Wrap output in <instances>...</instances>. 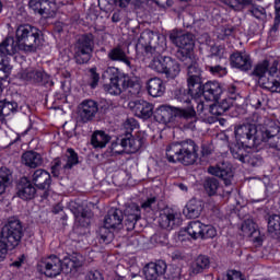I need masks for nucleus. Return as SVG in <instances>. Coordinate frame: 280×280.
<instances>
[{"label":"nucleus","mask_w":280,"mask_h":280,"mask_svg":"<svg viewBox=\"0 0 280 280\" xmlns=\"http://www.w3.org/2000/svg\"><path fill=\"white\" fill-rule=\"evenodd\" d=\"M138 47L144 49L145 54L154 56L149 65L150 69L156 71V73H165L167 67L165 62L170 60V57L161 56L163 47L159 46V34L153 31H144L138 39Z\"/></svg>","instance_id":"nucleus-1"},{"label":"nucleus","mask_w":280,"mask_h":280,"mask_svg":"<svg viewBox=\"0 0 280 280\" xmlns=\"http://www.w3.org/2000/svg\"><path fill=\"white\" fill-rule=\"evenodd\" d=\"M166 159L168 163L194 165L198 161V144L191 139L173 142L166 147Z\"/></svg>","instance_id":"nucleus-2"},{"label":"nucleus","mask_w":280,"mask_h":280,"mask_svg":"<svg viewBox=\"0 0 280 280\" xmlns=\"http://www.w3.org/2000/svg\"><path fill=\"white\" fill-rule=\"evenodd\" d=\"M23 238V225L20 220L13 219L0 232V259H5L8 249L16 248Z\"/></svg>","instance_id":"nucleus-3"},{"label":"nucleus","mask_w":280,"mask_h":280,"mask_svg":"<svg viewBox=\"0 0 280 280\" xmlns=\"http://www.w3.org/2000/svg\"><path fill=\"white\" fill-rule=\"evenodd\" d=\"M170 40L175 47H178L175 54L177 60H180L184 65H191L194 62V47L196 45L194 34L172 31Z\"/></svg>","instance_id":"nucleus-4"},{"label":"nucleus","mask_w":280,"mask_h":280,"mask_svg":"<svg viewBox=\"0 0 280 280\" xmlns=\"http://www.w3.org/2000/svg\"><path fill=\"white\" fill-rule=\"evenodd\" d=\"M277 65L273 63L270 67V62L264 60L254 67L252 75L257 78L258 84H260L262 89L270 91V93H280V81L275 79V73H277Z\"/></svg>","instance_id":"nucleus-5"},{"label":"nucleus","mask_w":280,"mask_h":280,"mask_svg":"<svg viewBox=\"0 0 280 280\" xmlns=\"http://www.w3.org/2000/svg\"><path fill=\"white\" fill-rule=\"evenodd\" d=\"M15 40L21 51H36L40 47V30L30 24H19L15 28Z\"/></svg>","instance_id":"nucleus-6"},{"label":"nucleus","mask_w":280,"mask_h":280,"mask_svg":"<svg viewBox=\"0 0 280 280\" xmlns=\"http://www.w3.org/2000/svg\"><path fill=\"white\" fill-rule=\"evenodd\" d=\"M21 51V44L19 40H14V37H7L0 44V80H5L12 71V65H10V57Z\"/></svg>","instance_id":"nucleus-7"},{"label":"nucleus","mask_w":280,"mask_h":280,"mask_svg":"<svg viewBox=\"0 0 280 280\" xmlns=\"http://www.w3.org/2000/svg\"><path fill=\"white\" fill-rule=\"evenodd\" d=\"M180 117L182 119H194L196 117V109L189 105L186 108L172 107L170 105H162L154 112V119L159 124H170L172 116Z\"/></svg>","instance_id":"nucleus-8"},{"label":"nucleus","mask_w":280,"mask_h":280,"mask_svg":"<svg viewBox=\"0 0 280 280\" xmlns=\"http://www.w3.org/2000/svg\"><path fill=\"white\" fill-rule=\"evenodd\" d=\"M93 47L95 42L93 35H82L74 46V60L78 65H86L93 55Z\"/></svg>","instance_id":"nucleus-9"},{"label":"nucleus","mask_w":280,"mask_h":280,"mask_svg":"<svg viewBox=\"0 0 280 280\" xmlns=\"http://www.w3.org/2000/svg\"><path fill=\"white\" fill-rule=\"evenodd\" d=\"M38 270L45 277L54 279L62 272V260L56 255L47 256L39 261Z\"/></svg>","instance_id":"nucleus-10"},{"label":"nucleus","mask_w":280,"mask_h":280,"mask_svg":"<svg viewBox=\"0 0 280 280\" xmlns=\"http://www.w3.org/2000/svg\"><path fill=\"white\" fill-rule=\"evenodd\" d=\"M132 86L136 88V91L132 92V90H129V93L137 95L141 91V85L132 84V81L129 78L112 80L109 83L104 84L103 89L105 93H108L109 95H121L126 89H132Z\"/></svg>","instance_id":"nucleus-11"},{"label":"nucleus","mask_w":280,"mask_h":280,"mask_svg":"<svg viewBox=\"0 0 280 280\" xmlns=\"http://www.w3.org/2000/svg\"><path fill=\"white\" fill-rule=\"evenodd\" d=\"M98 110L100 105L97 104V102L93 100H84L78 106V121H80L81 124H89V121H93Z\"/></svg>","instance_id":"nucleus-12"},{"label":"nucleus","mask_w":280,"mask_h":280,"mask_svg":"<svg viewBox=\"0 0 280 280\" xmlns=\"http://www.w3.org/2000/svg\"><path fill=\"white\" fill-rule=\"evenodd\" d=\"M18 77L21 80H24V82H30L31 84H47L49 82V75L43 71L40 68H35V67H28L25 69H22L19 73Z\"/></svg>","instance_id":"nucleus-13"},{"label":"nucleus","mask_w":280,"mask_h":280,"mask_svg":"<svg viewBox=\"0 0 280 280\" xmlns=\"http://www.w3.org/2000/svg\"><path fill=\"white\" fill-rule=\"evenodd\" d=\"M70 210L74 215L75 224L83 228L91 225V220H93V211H91V209L72 201L70 203Z\"/></svg>","instance_id":"nucleus-14"},{"label":"nucleus","mask_w":280,"mask_h":280,"mask_svg":"<svg viewBox=\"0 0 280 280\" xmlns=\"http://www.w3.org/2000/svg\"><path fill=\"white\" fill-rule=\"evenodd\" d=\"M201 93L207 102H218L224 93V85L218 81H208L202 84Z\"/></svg>","instance_id":"nucleus-15"},{"label":"nucleus","mask_w":280,"mask_h":280,"mask_svg":"<svg viewBox=\"0 0 280 280\" xmlns=\"http://www.w3.org/2000/svg\"><path fill=\"white\" fill-rule=\"evenodd\" d=\"M28 5L34 12H38L46 19H51L56 15V3L50 0H30Z\"/></svg>","instance_id":"nucleus-16"},{"label":"nucleus","mask_w":280,"mask_h":280,"mask_svg":"<svg viewBox=\"0 0 280 280\" xmlns=\"http://www.w3.org/2000/svg\"><path fill=\"white\" fill-rule=\"evenodd\" d=\"M208 173L223 179L226 187H229L233 180V168L231 167V164L225 162H220L215 166H210Z\"/></svg>","instance_id":"nucleus-17"},{"label":"nucleus","mask_w":280,"mask_h":280,"mask_svg":"<svg viewBox=\"0 0 280 280\" xmlns=\"http://www.w3.org/2000/svg\"><path fill=\"white\" fill-rule=\"evenodd\" d=\"M143 272L147 280H160L167 272V264L163 260L149 262L144 266Z\"/></svg>","instance_id":"nucleus-18"},{"label":"nucleus","mask_w":280,"mask_h":280,"mask_svg":"<svg viewBox=\"0 0 280 280\" xmlns=\"http://www.w3.org/2000/svg\"><path fill=\"white\" fill-rule=\"evenodd\" d=\"M139 220H141V208L137 203L129 205L125 209V226H127V231H133Z\"/></svg>","instance_id":"nucleus-19"},{"label":"nucleus","mask_w":280,"mask_h":280,"mask_svg":"<svg viewBox=\"0 0 280 280\" xmlns=\"http://www.w3.org/2000/svg\"><path fill=\"white\" fill-rule=\"evenodd\" d=\"M83 258L80 254H72L70 256H66L61 261L62 271L66 275H71L78 272V268H82Z\"/></svg>","instance_id":"nucleus-20"},{"label":"nucleus","mask_w":280,"mask_h":280,"mask_svg":"<svg viewBox=\"0 0 280 280\" xmlns=\"http://www.w3.org/2000/svg\"><path fill=\"white\" fill-rule=\"evenodd\" d=\"M230 60L232 67L241 71H250L253 69V60H250V56L247 54L234 52Z\"/></svg>","instance_id":"nucleus-21"},{"label":"nucleus","mask_w":280,"mask_h":280,"mask_svg":"<svg viewBox=\"0 0 280 280\" xmlns=\"http://www.w3.org/2000/svg\"><path fill=\"white\" fill-rule=\"evenodd\" d=\"M32 183L37 189H47L51 185V175L43 168L36 170L32 175Z\"/></svg>","instance_id":"nucleus-22"},{"label":"nucleus","mask_w":280,"mask_h":280,"mask_svg":"<svg viewBox=\"0 0 280 280\" xmlns=\"http://www.w3.org/2000/svg\"><path fill=\"white\" fill-rule=\"evenodd\" d=\"M18 196L22 200H33L36 196V187L27 177H23L19 185Z\"/></svg>","instance_id":"nucleus-23"},{"label":"nucleus","mask_w":280,"mask_h":280,"mask_svg":"<svg viewBox=\"0 0 280 280\" xmlns=\"http://www.w3.org/2000/svg\"><path fill=\"white\" fill-rule=\"evenodd\" d=\"M178 212L174 209L166 208L161 211L159 217V224L162 229H174Z\"/></svg>","instance_id":"nucleus-24"},{"label":"nucleus","mask_w":280,"mask_h":280,"mask_svg":"<svg viewBox=\"0 0 280 280\" xmlns=\"http://www.w3.org/2000/svg\"><path fill=\"white\" fill-rule=\"evenodd\" d=\"M124 222V212L117 208H110L105 215L104 224L110 229H117L121 226Z\"/></svg>","instance_id":"nucleus-25"},{"label":"nucleus","mask_w":280,"mask_h":280,"mask_svg":"<svg viewBox=\"0 0 280 280\" xmlns=\"http://www.w3.org/2000/svg\"><path fill=\"white\" fill-rule=\"evenodd\" d=\"M203 209L205 202H202V200L192 198L187 202L184 209V215H186L189 220L200 218V213H202Z\"/></svg>","instance_id":"nucleus-26"},{"label":"nucleus","mask_w":280,"mask_h":280,"mask_svg":"<svg viewBox=\"0 0 280 280\" xmlns=\"http://www.w3.org/2000/svg\"><path fill=\"white\" fill-rule=\"evenodd\" d=\"M211 266V260L206 255H199L195 261L190 265L189 276L196 277V275L202 273L203 270H208Z\"/></svg>","instance_id":"nucleus-27"},{"label":"nucleus","mask_w":280,"mask_h":280,"mask_svg":"<svg viewBox=\"0 0 280 280\" xmlns=\"http://www.w3.org/2000/svg\"><path fill=\"white\" fill-rule=\"evenodd\" d=\"M241 231L245 237H252L253 242L261 244V237L259 236V231L257 230V224L253 219H247L243 222Z\"/></svg>","instance_id":"nucleus-28"},{"label":"nucleus","mask_w":280,"mask_h":280,"mask_svg":"<svg viewBox=\"0 0 280 280\" xmlns=\"http://www.w3.org/2000/svg\"><path fill=\"white\" fill-rule=\"evenodd\" d=\"M133 112L136 117H140V119H150L154 115V105L148 103V101H138L135 104Z\"/></svg>","instance_id":"nucleus-29"},{"label":"nucleus","mask_w":280,"mask_h":280,"mask_svg":"<svg viewBox=\"0 0 280 280\" xmlns=\"http://www.w3.org/2000/svg\"><path fill=\"white\" fill-rule=\"evenodd\" d=\"M108 60L112 62H124L129 69L132 67L130 58L126 54V50L121 46H116L107 52Z\"/></svg>","instance_id":"nucleus-30"},{"label":"nucleus","mask_w":280,"mask_h":280,"mask_svg":"<svg viewBox=\"0 0 280 280\" xmlns=\"http://www.w3.org/2000/svg\"><path fill=\"white\" fill-rule=\"evenodd\" d=\"M22 163L26 165V167L36 170V167H40L44 163L43 155L36 151H26L22 155Z\"/></svg>","instance_id":"nucleus-31"},{"label":"nucleus","mask_w":280,"mask_h":280,"mask_svg":"<svg viewBox=\"0 0 280 280\" xmlns=\"http://www.w3.org/2000/svg\"><path fill=\"white\" fill-rule=\"evenodd\" d=\"M147 90L151 97H161L165 93V83L160 78H152L147 83Z\"/></svg>","instance_id":"nucleus-32"},{"label":"nucleus","mask_w":280,"mask_h":280,"mask_svg":"<svg viewBox=\"0 0 280 280\" xmlns=\"http://www.w3.org/2000/svg\"><path fill=\"white\" fill-rule=\"evenodd\" d=\"M16 113H19V103L8 100L0 101V117H10Z\"/></svg>","instance_id":"nucleus-33"},{"label":"nucleus","mask_w":280,"mask_h":280,"mask_svg":"<svg viewBox=\"0 0 280 280\" xmlns=\"http://www.w3.org/2000/svg\"><path fill=\"white\" fill-rule=\"evenodd\" d=\"M248 14L259 21L260 23H266V20L268 19V12L266 11V8L262 5L256 4L253 2V4H248Z\"/></svg>","instance_id":"nucleus-34"},{"label":"nucleus","mask_w":280,"mask_h":280,"mask_svg":"<svg viewBox=\"0 0 280 280\" xmlns=\"http://www.w3.org/2000/svg\"><path fill=\"white\" fill-rule=\"evenodd\" d=\"M166 68L164 70V74L166 78H170L171 80H174V78H178L180 74V63L176 61V59H173L172 57H168L167 62H165Z\"/></svg>","instance_id":"nucleus-35"},{"label":"nucleus","mask_w":280,"mask_h":280,"mask_svg":"<svg viewBox=\"0 0 280 280\" xmlns=\"http://www.w3.org/2000/svg\"><path fill=\"white\" fill-rule=\"evenodd\" d=\"M108 141H110V137L104 131H95L91 138L93 148H106Z\"/></svg>","instance_id":"nucleus-36"},{"label":"nucleus","mask_w":280,"mask_h":280,"mask_svg":"<svg viewBox=\"0 0 280 280\" xmlns=\"http://www.w3.org/2000/svg\"><path fill=\"white\" fill-rule=\"evenodd\" d=\"M197 114L203 121H213L211 116V104H209V102L200 101L197 104Z\"/></svg>","instance_id":"nucleus-37"},{"label":"nucleus","mask_w":280,"mask_h":280,"mask_svg":"<svg viewBox=\"0 0 280 280\" xmlns=\"http://www.w3.org/2000/svg\"><path fill=\"white\" fill-rule=\"evenodd\" d=\"M125 145L127 148V154H135L141 150V145H143V140L141 138H125Z\"/></svg>","instance_id":"nucleus-38"},{"label":"nucleus","mask_w":280,"mask_h":280,"mask_svg":"<svg viewBox=\"0 0 280 280\" xmlns=\"http://www.w3.org/2000/svg\"><path fill=\"white\" fill-rule=\"evenodd\" d=\"M268 232L273 237H280V215L271 214L268 218Z\"/></svg>","instance_id":"nucleus-39"},{"label":"nucleus","mask_w":280,"mask_h":280,"mask_svg":"<svg viewBox=\"0 0 280 280\" xmlns=\"http://www.w3.org/2000/svg\"><path fill=\"white\" fill-rule=\"evenodd\" d=\"M220 188V182L214 177H208L203 182V189L208 196H215Z\"/></svg>","instance_id":"nucleus-40"},{"label":"nucleus","mask_w":280,"mask_h":280,"mask_svg":"<svg viewBox=\"0 0 280 280\" xmlns=\"http://www.w3.org/2000/svg\"><path fill=\"white\" fill-rule=\"evenodd\" d=\"M63 170H71L74 165H78V153L73 149H67L66 158L63 159Z\"/></svg>","instance_id":"nucleus-41"},{"label":"nucleus","mask_w":280,"mask_h":280,"mask_svg":"<svg viewBox=\"0 0 280 280\" xmlns=\"http://www.w3.org/2000/svg\"><path fill=\"white\" fill-rule=\"evenodd\" d=\"M202 222L191 221L187 226V233L192 240H198L202 235Z\"/></svg>","instance_id":"nucleus-42"},{"label":"nucleus","mask_w":280,"mask_h":280,"mask_svg":"<svg viewBox=\"0 0 280 280\" xmlns=\"http://www.w3.org/2000/svg\"><path fill=\"white\" fill-rule=\"evenodd\" d=\"M104 79H107L110 81L113 80H125L128 79V77L121 75V72H119L118 68L115 67H108L102 74Z\"/></svg>","instance_id":"nucleus-43"},{"label":"nucleus","mask_w":280,"mask_h":280,"mask_svg":"<svg viewBox=\"0 0 280 280\" xmlns=\"http://www.w3.org/2000/svg\"><path fill=\"white\" fill-rule=\"evenodd\" d=\"M194 92L188 90H179L175 92V100L180 102L182 104H191V100L194 97Z\"/></svg>","instance_id":"nucleus-44"},{"label":"nucleus","mask_w":280,"mask_h":280,"mask_svg":"<svg viewBox=\"0 0 280 280\" xmlns=\"http://www.w3.org/2000/svg\"><path fill=\"white\" fill-rule=\"evenodd\" d=\"M186 67H188V78H202V70L196 63V57L192 56V62L190 63H184Z\"/></svg>","instance_id":"nucleus-45"},{"label":"nucleus","mask_w":280,"mask_h":280,"mask_svg":"<svg viewBox=\"0 0 280 280\" xmlns=\"http://www.w3.org/2000/svg\"><path fill=\"white\" fill-rule=\"evenodd\" d=\"M110 229L104 224V226L98 229V237L103 242V244H110L113 242V232Z\"/></svg>","instance_id":"nucleus-46"},{"label":"nucleus","mask_w":280,"mask_h":280,"mask_svg":"<svg viewBox=\"0 0 280 280\" xmlns=\"http://www.w3.org/2000/svg\"><path fill=\"white\" fill-rule=\"evenodd\" d=\"M232 156L234 159H237L241 161V163H246V158L248 156L246 154V149L240 144H235L233 148H231Z\"/></svg>","instance_id":"nucleus-47"},{"label":"nucleus","mask_w":280,"mask_h":280,"mask_svg":"<svg viewBox=\"0 0 280 280\" xmlns=\"http://www.w3.org/2000/svg\"><path fill=\"white\" fill-rule=\"evenodd\" d=\"M206 69L215 78H224V75L229 73V71L226 70V67H222L220 65H214V66L208 65Z\"/></svg>","instance_id":"nucleus-48"},{"label":"nucleus","mask_w":280,"mask_h":280,"mask_svg":"<svg viewBox=\"0 0 280 280\" xmlns=\"http://www.w3.org/2000/svg\"><path fill=\"white\" fill-rule=\"evenodd\" d=\"M187 85L190 93L196 94V86L202 91V78L200 77H188Z\"/></svg>","instance_id":"nucleus-49"},{"label":"nucleus","mask_w":280,"mask_h":280,"mask_svg":"<svg viewBox=\"0 0 280 280\" xmlns=\"http://www.w3.org/2000/svg\"><path fill=\"white\" fill-rule=\"evenodd\" d=\"M124 152L127 153V148H126V140L125 138L122 139H117L112 143V153L114 155L117 154H124Z\"/></svg>","instance_id":"nucleus-50"},{"label":"nucleus","mask_w":280,"mask_h":280,"mask_svg":"<svg viewBox=\"0 0 280 280\" xmlns=\"http://www.w3.org/2000/svg\"><path fill=\"white\" fill-rule=\"evenodd\" d=\"M0 183L7 187H10L12 183V171L8 167H0Z\"/></svg>","instance_id":"nucleus-51"},{"label":"nucleus","mask_w":280,"mask_h":280,"mask_svg":"<svg viewBox=\"0 0 280 280\" xmlns=\"http://www.w3.org/2000/svg\"><path fill=\"white\" fill-rule=\"evenodd\" d=\"M218 235V231H215V228L213 225H202L201 228V240H212V237H215Z\"/></svg>","instance_id":"nucleus-52"},{"label":"nucleus","mask_w":280,"mask_h":280,"mask_svg":"<svg viewBox=\"0 0 280 280\" xmlns=\"http://www.w3.org/2000/svg\"><path fill=\"white\" fill-rule=\"evenodd\" d=\"M218 280H244V277L237 270H229L226 273L219 276Z\"/></svg>","instance_id":"nucleus-53"},{"label":"nucleus","mask_w":280,"mask_h":280,"mask_svg":"<svg viewBox=\"0 0 280 280\" xmlns=\"http://www.w3.org/2000/svg\"><path fill=\"white\" fill-rule=\"evenodd\" d=\"M62 170H67L65 168V159L60 160V159H55L51 165V174L55 177H59L60 176V172H62Z\"/></svg>","instance_id":"nucleus-54"},{"label":"nucleus","mask_w":280,"mask_h":280,"mask_svg":"<svg viewBox=\"0 0 280 280\" xmlns=\"http://www.w3.org/2000/svg\"><path fill=\"white\" fill-rule=\"evenodd\" d=\"M141 209L150 213L151 211H156V197H150L141 203Z\"/></svg>","instance_id":"nucleus-55"},{"label":"nucleus","mask_w":280,"mask_h":280,"mask_svg":"<svg viewBox=\"0 0 280 280\" xmlns=\"http://www.w3.org/2000/svg\"><path fill=\"white\" fill-rule=\"evenodd\" d=\"M130 1L131 0H98V5L108 3V5H117L118 8H128Z\"/></svg>","instance_id":"nucleus-56"},{"label":"nucleus","mask_w":280,"mask_h":280,"mask_svg":"<svg viewBox=\"0 0 280 280\" xmlns=\"http://www.w3.org/2000/svg\"><path fill=\"white\" fill-rule=\"evenodd\" d=\"M212 55L209 57L210 62L220 60L221 56H224V48L221 46H214L211 48Z\"/></svg>","instance_id":"nucleus-57"},{"label":"nucleus","mask_w":280,"mask_h":280,"mask_svg":"<svg viewBox=\"0 0 280 280\" xmlns=\"http://www.w3.org/2000/svg\"><path fill=\"white\" fill-rule=\"evenodd\" d=\"M97 84H100V73L95 68L90 70V86L91 89H97Z\"/></svg>","instance_id":"nucleus-58"},{"label":"nucleus","mask_w":280,"mask_h":280,"mask_svg":"<svg viewBox=\"0 0 280 280\" xmlns=\"http://www.w3.org/2000/svg\"><path fill=\"white\" fill-rule=\"evenodd\" d=\"M137 126L139 125L135 118H128L124 124V128L127 130V132H132Z\"/></svg>","instance_id":"nucleus-59"},{"label":"nucleus","mask_w":280,"mask_h":280,"mask_svg":"<svg viewBox=\"0 0 280 280\" xmlns=\"http://www.w3.org/2000/svg\"><path fill=\"white\" fill-rule=\"evenodd\" d=\"M210 112L212 116V121L215 120V117H220V115H224L222 110H220V105L217 104H210Z\"/></svg>","instance_id":"nucleus-60"},{"label":"nucleus","mask_w":280,"mask_h":280,"mask_svg":"<svg viewBox=\"0 0 280 280\" xmlns=\"http://www.w3.org/2000/svg\"><path fill=\"white\" fill-rule=\"evenodd\" d=\"M84 280H104V276L100 271L94 270L88 272Z\"/></svg>","instance_id":"nucleus-61"},{"label":"nucleus","mask_w":280,"mask_h":280,"mask_svg":"<svg viewBox=\"0 0 280 280\" xmlns=\"http://www.w3.org/2000/svg\"><path fill=\"white\" fill-rule=\"evenodd\" d=\"M250 106L254 108H261V106H264V97L257 95L252 96Z\"/></svg>","instance_id":"nucleus-62"},{"label":"nucleus","mask_w":280,"mask_h":280,"mask_svg":"<svg viewBox=\"0 0 280 280\" xmlns=\"http://www.w3.org/2000/svg\"><path fill=\"white\" fill-rule=\"evenodd\" d=\"M280 15H275L273 25L269 30L270 36H275L279 32Z\"/></svg>","instance_id":"nucleus-63"},{"label":"nucleus","mask_w":280,"mask_h":280,"mask_svg":"<svg viewBox=\"0 0 280 280\" xmlns=\"http://www.w3.org/2000/svg\"><path fill=\"white\" fill-rule=\"evenodd\" d=\"M218 105H219V108H220V110L223 113V114H225L226 113V110H229V108H231V101H229V100H223V101H221L220 103H217Z\"/></svg>","instance_id":"nucleus-64"}]
</instances>
